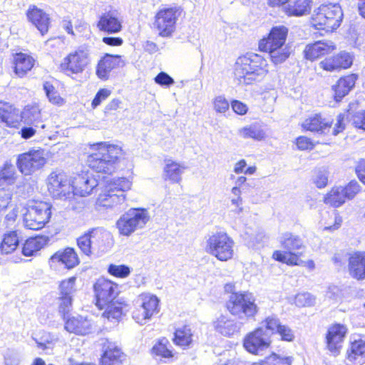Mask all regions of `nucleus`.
Instances as JSON below:
<instances>
[{"label": "nucleus", "instance_id": "obj_1", "mask_svg": "<svg viewBox=\"0 0 365 365\" xmlns=\"http://www.w3.org/2000/svg\"><path fill=\"white\" fill-rule=\"evenodd\" d=\"M268 73V63L262 56L250 53L237 59L235 76L239 83L250 85L261 81Z\"/></svg>", "mask_w": 365, "mask_h": 365}, {"label": "nucleus", "instance_id": "obj_2", "mask_svg": "<svg viewBox=\"0 0 365 365\" xmlns=\"http://www.w3.org/2000/svg\"><path fill=\"white\" fill-rule=\"evenodd\" d=\"M92 149L95 153L88 157V166L97 173L108 175L113 173L123 155L122 148L118 145L101 142L93 145Z\"/></svg>", "mask_w": 365, "mask_h": 365}, {"label": "nucleus", "instance_id": "obj_3", "mask_svg": "<svg viewBox=\"0 0 365 365\" xmlns=\"http://www.w3.org/2000/svg\"><path fill=\"white\" fill-rule=\"evenodd\" d=\"M288 29L284 26H273L267 36L259 41V48L269 53L272 62L275 64L284 63L290 56V48L285 44Z\"/></svg>", "mask_w": 365, "mask_h": 365}, {"label": "nucleus", "instance_id": "obj_4", "mask_svg": "<svg viewBox=\"0 0 365 365\" xmlns=\"http://www.w3.org/2000/svg\"><path fill=\"white\" fill-rule=\"evenodd\" d=\"M77 244L86 255L101 256L108 252L114 244L112 234L103 227L90 229L77 240Z\"/></svg>", "mask_w": 365, "mask_h": 365}, {"label": "nucleus", "instance_id": "obj_5", "mask_svg": "<svg viewBox=\"0 0 365 365\" xmlns=\"http://www.w3.org/2000/svg\"><path fill=\"white\" fill-rule=\"evenodd\" d=\"M48 190L55 199L68 202V207L79 210L83 203L78 200L72 192V186L68 176L62 172H52L48 178Z\"/></svg>", "mask_w": 365, "mask_h": 365}, {"label": "nucleus", "instance_id": "obj_6", "mask_svg": "<svg viewBox=\"0 0 365 365\" xmlns=\"http://www.w3.org/2000/svg\"><path fill=\"white\" fill-rule=\"evenodd\" d=\"M131 182L126 178L114 180L108 184L99 194L96 205L106 209H117L125 203V192L130 190Z\"/></svg>", "mask_w": 365, "mask_h": 365}, {"label": "nucleus", "instance_id": "obj_7", "mask_svg": "<svg viewBox=\"0 0 365 365\" xmlns=\"http://www.w3.org/2000/svg\"><path fill=\"white\" fill-rule=\"evenodd\" d=\"M343 12L338 4H322L314 10L312 17V25L319 30L331 32L341 24Z\"/></svg>", "mask_w": 365, "mask_h": 365}, {"label": "nucleus", "instance_id": "obj_8", "mask_svg": "<svg viewBox=\"0 0 365 365\" xmlns=\"http://www.w3.org/2000/svg\"><path fill=\"white\" fill-rule=\"evenodd\" d=\"M283 251L277 250L273 253V258L277 261L290 265H298L304 245L302 240L297 235L286 232L279 239Z\"/></svg>", "mask_w": 365, "mask_h": 365}, {"label": "nucleus", "instance_id": "obj_9", "mask_svg": "<svg viewBox=\"0 0 365 365\" xmlns=\"http://www.w3.org/2000/svg\"><path fill=\"white\" fill-rule=\"evenodd\" d=\"M150 220L149 212L144 208H130L116 222L120 235L129 237L136 230L145 227Z\"/></svg>", "mask_w": 365, "mask_h": 365}, {"label": "nucleus", "instance_id": "obj_10", "mask_svg": "<svg viewBox=\"0 0 365 365\" xmlns=\"http://www.w3.org/2000/svg\"><path fill=\"white\" fill-rule=\"evenodd\" d=\"M227 310L240 319L253 317L257 313V305L251 293L239 292L230 295L226 303Z\"/></svg>", "mask_w": 365, "mask_h": 365}, {"label": "nucleus", "instance_id": "obj_11", "mask_svg": "<svg viewBox=\"0 0 365 365\" xmlns=\"http://www.w3.org/2000/svg\"><path fill=\"white\" fill-rule=\"evenodd\" d=\"M51 204L42 201L29 205L24 215L25 227L33 230L43 228L51 218Z\"/></svg>", "mask_w": 365, "mask_h": 365}, {"label": "nucleus", "instance_id": "obj_12", "mask_svg": "<svg viewBox=\"0 0 365 365\" xmlns=\"http://www.w3.org/2000/svg\"><path fill=\"white\" fill-rule=\"evenodd\" d=\"M234 242L225 232H217L209 237L206 242L207 252L220 261H227L233 256Z\"/></svg>", "mask_w": 365, "mask_h": 365}, {"label": "nucleus", "instance_id": "obj_13", "mask_svg": "<svg viewBox=\"0 0 365 365\" xmlns=\"http://www.w3.org/2000/svg\"><path fill=\"white\" fill-rule=\"evenodd\" d=\"M90 55L87 47L80 46L63 59L60 64L61 71L68 76L82 73L90 63Z\"/></svg>", "mask_w": 365, "mask_h": 365}, {"label": "nucleus", "instance_id": "obj_14", "mask_svg": "<svg viewBox=\"0 0 365 365\" xmlns=\"http://www.w3.org/2000/svg\"><path fill=\"white\" fill-rule=\"evenodd\" d=\"M181 13L182 9L180 6L163 8L157 12L153 25L159 31L160 36H171L175 30L176 22Z\"/></svg>", "mask_w": 365, "mask_h": 365}, {"label": "nucleus", "instance_id": "obj_15", "mask_svg": "<svg viewBox=\"0 0 365 365\" xmlns=\"http://www.w3.org/2000/svg\"><path fill=\"white\" fill-rule=\"evenodd\" d=\"M135 309L133 312V318L140 324L146 323L154 314L159 312V299L155 295L142 294L135 302Z\"/></svg>", "mask_w": 365, "mask_h": 365}, {"label": "nucleus", "instance_id": "obj_16", "mask_svg": "<svg viewBox=\"0 0 365 365\" xmlns=\"http://www.w3.org/2000/svg\"><path fill=\"white\" fill-rule=\"evenodd\" d=\"M270 333L264 327H259L246 335L243 346L249 353L262 356L270 347Z\"/></svg>", "mask_w": 365, "mask_h": 365}, {"label": "nucleus", "instance_id": "obj_17", "mask_svg": "<svg viewBox=\"0 0 365 365\" xmlns=\"http://www.w3.org/2000/svg\"><path fill=\"white\" fill-rule=\"evenodd\" d=\"M46 163L43 150H31L18 155L16 166L25 175H29L42 168Z\"/></svg>", "mask_w": 365, "mask_h": 365}, {"label": "nucleus", "instance_id": "obj_18", "mask_svg": "<svg viewBox=\"0 0 365 365\" xmlns=\"http://www.w3.org/2000/svg\"><path fill=\"white\" fill-rule=\"evenodd\" d=\"M96 305L103 309L108 303L113 302L118 293V284L105 278L98 279L94 284Z\"/></svg>", "mask_w": 365, "mask_h": 365}, {"label": "nucleus", "instance_id": "obj_19", "mask_svg": "<svg viewBox=\"0 0 365 365\" xmlns=\"http://www.w3.org/2000/svg\"><path fill=\"white\" fill-rule=\"evenodd\" d=\"M98 185V180L91 174L82 173L73 178L71 182L72 192L78 200L84 204L81 197L89 195Z\"/></svg>", "mask_w": 365, "mask_h": 365}, {"label": "nucleus", "instance_id": "obj_20", "mask_svg": "<svg viewBox=\"0 0 365 365\" xmlns=\"http://www.w3.org/2000/svg\"><path fill=\"white\" fill-rule=\"evenodd\" d=\"M101 345V365H119L125 360V354L115 343L105 339L102 340Z\"/></svg>", "mask_w": 365, "mask_h": 365}, {"label": "nucleus", "instance_id": "obj_21", "mask_svg": "<svg viewBox=\"0 0 365 365\" xmlns=\"http://www.w3.org/2000/svg\"><path fill=\"white\" fill-rule=\"evenodd\" d=\"M346 331V327L341 324H334L329 328L327 334V344L328 349L334 355L339 354Z\"/></svg>", "mask_w": 365, "mask_h": 365}, {"label": "nucleus", "instance_id": "obj_22", "mask_svg": "<svg viewBox=\"0 0 365 365\" xmlns=\"http://www.w3.org/2000/svg\"><path fill=\"white\" fill-rule=\"evenodd\" d=\"M353 62L351 56L345 51L330 58H327L319 63V66L327 71H336L349 68Z\"/></svg>", "mask_w": 365, "mask_h": 365}, {"label": "nucleus", "instance_id": "obj_23", "mask_svg": "<svg viewBox=\"0 0 365 365\" xmlns=\"http://www.w3.org/2000/svg\"><path fill=\"white\" fill-rule=\"evenodd\" d=\"M26 16L29 21L34 25L42 35L46 34L50 25L48 14L36 6H31Z\"/></svg>", "mask_w": 365, "mask_h": 365}, {"label": "nucleus", "instance_id": "obj_24", "mask_svg": "<svg viewBox=\"0 0 365 365\" xmlns=\"http://www.w3.org/2000/svg\"><path fill=\"white\" fill-rule=\"evenodd\" d=\"M335 49V46L330 41H318L307 45L304 53L305 58L314 61L322 56L330 53Z\"/></svg>", "mask_w": 365, "mask_h": 365}, {"label": "nucleus", "instance_id": "obj_25", "mask_svg": "<svg viewBox=\"0 0 365 365\" xmlns=\"http://www.w3.org/2000/svg\"><path fill=\"white\" fill-rule=\"evenodd\" d=\"M349 272L357 280L365 279V252H355L349 258Z\"/></svg>", "mask_w": 365, "mask_h": 365}, {"label": "nucleus", "instance_id": "obj_26", "mask_svg": "<svg viewBox=\"0 0 365 365\" xmlns=\"http://www.w3.org/2000/svg\"><path fill=\"white\" fill-rule=\"evenodd\" d=\"M123 65V62L121 61L120 56L106 53L98 63L96 75L101 79L106 80L114 68Z\"/></svg>", "mask_w": 365, "mask_h": 365}, {"label": "nucleus", "instance_id": "obj_27", "mask_svg": "<svg viewBox=\"0 0 365 365\" xmlns=\"http://www.w3.org/2000/svg\"><path fill=\"white\" fill-rule=\"evenodd\" d=\"M49 262L52 266L54 263H61L68 269L76 267L79 263L78 255L73 248L67 247L63 250H58L53 255Z\"/></svg>", "mask_w": 365, "mask_h": 365}, {"label": "nucleus", "instance_id": "obj_28", "mask_svg": "<svg viewBox=\"0 0 365 365\" xmlns=\"http://www.w3.org/2000/svg\"><path fill=\"white\" fill-rule=\"evenodd\" d=\"M65 329L71 333L86 335L91 332L92 323L86 317L82 316L73 317L66 319Z\"/></svg>", "mask_w": 365, "mask_h": 365}, {"label": "nucleus", "instance_id": "obj_29", "mask_svg": "<svg viewBox=\"0 0 365 365\" xmlns=\"http://www.w3.org/2000/svg\"><path fill=\"white\" fill-rule=\"evenodd\" d=\"M242 324V322H235V320L224 315H221L213 323L215 329L225 336H230L238 332Z\"/></svg>", "mask_w": 365, "mask_h": 365}, {"label": "nucleus", "instance_id": "obj_30", "mask_svg": "<svg viewBox=\"0 0 365 365\" xmlns=\"http://www.w3.org/2000/svg\"><path fill=\"white\" fill-rule=\"evenodd\" d=\"M331 124L329 120L323 118L320 115L316 114L306 119L302 123V127L312 132L324 134L329 131Z\"/></svg>", "mask_w": 365, "mask_h": 365}, {"label": "nucleus", "instance_id": "obj_31", "mask_svg": "<svg viewBox=\"0 0 365 365\" xmlns=\"http://www.w3.org/2000/svg\"><path fill=\"white\" fill-rule=\"evenodd\" d=\"M185 167L172 159L165 160L163 178L174 183H179Z\"/></svg>", "mask_w": 365, "mask_h": 365}, {"label": "nucleus", "instance_id": "obj_32", "mask_svg": "<svg viewBox=\"0 0 365 365\" xmlns=\"http://www.w3.org/2000/svg\"><path fill=\"white\" fill-rule=\"evenodd\" d=\"M357 76L355 74L349 75L341 78L332 88L334 91V99L340 101L354 86Z\"/></svg>", "mask_w": 365, "mask_h": 365}, {"label": "nucleus", "instance_id": "obj_33", "mask_svg": "<svg viewBox=\"0 0 365 365\" xmlns=\"http://www.w3.org/2000/svg\"><path fill=\"white\" fill-rule=\"evenodd\" d=\"M35 60L29 55L16 53L14 58V72L20 78L24 77L34 66Z\"/></svg>", "mask_w": 365, "mask_h": 365}, {"label": "nucleus", "instance_id": "obj_34", "mask_svg": "<svg viewBox=\"0 0 365 365\" xmlns=\"http://www.w3.org/2000/svg\"><path fill=\"white\" fill-rule=\"evenodd\" d=\"M21 118L24 123L33 125L35 128L43 129L45 124L43 123L41 110L38 106H27L24 110L21 113Z\"/></svg>", "mask_w": 365, "mask_h": 365}, {"label": "nucleus", "instance_id": "obj_35", "mask_svg": "<svg viewBox=\"0 0 365 365\" xmlns=\"http://www.w3.org/2000/svg\"><path fill=\"white\" fill-rule=\"evenodd\" d=\"M311 3L312 0H288L283 5L289 15L299 16L310 11Z\"/></svg>", "mask_w": 365, "mask_h": 365}, {"label": "nucleus", "instance_id": "obj_36", "mask_svg": "<svg viewBox=\"0 0 365 365\" xmlns=\"http://www.w3.org/2000/svg\"><path fill=\"white\" fill-rule=\"evenodd\" d=\"M48 242V238L44 236H36L26 240L22 247V254L24 256H34L41 250Z\"/></svg>", "mask_w": 365, "mask_h": 365}, {"label": "nucleus", "instance_id": "obj_37", "mask_svg": "<svg viewBox=\"0 0 365 365\" xmlns=\"http://www.w3.org/2000/svg\"><path fill=\"white\" fill-rule=\"evenodd\" d=\"M98 27L101 31L108 33H117L121 29V24L113 14H104L100 18Z\"/></svg>", "mask_w": 365, "mask_h": 365}, {"label": "nucleus", "instance_id": "obj_38", "mask_svg": "<svg viewBox=\"0 0 365 365\" xmlns=\"http://www.w3.org/2000/svg\"><path fill=\"white\" fill-rule=\"evenodd\" d=\"M348 359L356 365L365 363V339L356 340L351 344V351L348 353Z\"/></svg>", "mask_w": 365, "mask_h": 365}, {"label": "nucleus", "instance_id": "obj_39", "mask_svg": "<svg viewBox=\"0 0 365 365\" xmlns=\"http://www.w3.org/2000/svg\"><path fill=\"white\" fill-rule=\"evenodd\" d=\"M9 108H4L0 115V121L8 127H16L21 120V112L12 105L7 103Z\"/></svg>", "mask_w": 365, "mask_h": 365}, {"label": "nucleus", "instance_id": "obj_40", "mask_svg": "<svg viewBox=\"0 0 365 365\" xmlns=\"http://www.w3.org/2000/svg\"><path fill=\"white\" fill-rule=\"evenodd\" d=\"M19 244V237L16 231H9L3 235L0 244V251L2 254L8 255L13 252Z\"/></svg>", "mask_w": 365, "mask_h": 365}, {"label": "nucleus", "instance_id": "obj_41", "mask_svg": "<svg viewBox=\"0 0 365 365\" xmlns=\"http://www.w3.org/2000/svg\"><path fill=\"white\" fill-rule=\"evenodd\" d=\"M192 335L190 327L187 325H184L175 330L173 341L175 344L185 349L191 344Z\"/></svg>", "mask_w": 365, "mask_h": 365}, {"label": "nucleus", "instance_id": "obj_42", "mask_svg": "<svg viewBox=\"0 0 365 365\" xmlns=\"http://www.w3.org/2000/svg\"><path fill=\"white\" fill-rule=\"evenodd\" d=\"M346 200L344 189L341 186L334 187L324 198L326 204H329L335 207H340Z\"/></svg>", "mask_w": 365, "mask_h": 365}, {"label": "nucleus", "instance_id": "obj_43", "mask_svg": "<svg viewBox=\"0 0 365 365\" xmlns=\"http://www.w3.org/2000/svg\"><path fill=\"white\" fill-rule=\"evenodd\" d=\"M16 179V169L11 163L6 162L0 170V186L12 185Z\"/></svg>", "mask_w": 365, "mask_h": 365}, {"label": "nucleus", "instance_id": "obj_44", "mask_svg": "<svg viewBox=\"0 0 365 365\" xmlns=\"http://www.w3.org/2000/svg\"><path fill=\"white\" fill-rule=\"evenodd\" d=\"M238 134L244 138H252L257 140H262L264 132L258 124H251L239 130Z\"/></svg>", "mask_w": 365, "mask_h": 365}, {"label": "nucleus", "instance_id": "obj_45", "mask_svg": "<svg viewBox=\"0 0 365 365\" xmlns=\"http://www.w3.org/2000/svg\"><path fill=\"white\" fill-rule=\"evenodd\" d=\"M292 362V357H282L278 354L272 353L263 360L255 362L251 365H291Z\"/></svg>", "mask_w": 365, "mask_h": 365}, {"label": "nucleus", "instance_id": "obj_46", "mask_svg": "<svg viewBox=\"0 0 365 365\" xmlns=\"http://www.w3.org/2000/svg\"><path fill=\"white\" fill-rule=\"evenodd\" d=\"M168 341L163 338L158 341L152 348V353L155 356L163 358H170L173 356L172 351L167 347Z\"/></svg>", "mask_w": 365, "mask_h": 365}, {"label": "nucleus", "instance_id": "obj_47", "mask_svg": "<svg viewBox=\"0 0 365 365\" xmlns=\"http://www.w3.org/2000/svg\"><path fill=\"white\" fill-rule=\"evenodd\" d=\"M76 277H75L63 280L59 285V295L73 298V294L76 292Z\"/></svg>", "mask_w": 365, "mask_h": 365}, {"label": "nucleus", "instance_id": "obj_48", "mask_svg": "<svg viewBox=\"0 0 365 365\" xmlns=\"http://www.w3.org/2000/svg\"><path fill=\"white\" fill-rule=\"evenodd\" d=\"M103 316L108 319H119L123 314V309L119 304L115 302L108 303L104 307Z\"/></svg>", "mask_w": 365, "mask_h": 365}, {"label": "nucleus", "instance_id": "obj_49", "mask_svg": "<svg viewBox=\"0 0 365 365\" xmlns=\"http://www.w3.org/2000/svg\"><path fill=\"white\" fill-rule=\"evenodd\" d=\"M43 90L51 103L55 105H61L63 103V98L58 95L54 86L51 83L45 82L43 83Z\"/></svg>", "mask_w": 365, "mask_h": 365}, {"label": "nucleus", "instance_id": "obj_50", "mask_svg": "<svg viewBox=\"0 0 365 365\" xmlns=\"http://www.w3.org/2000/svg\"><path fill=\"white\" fill-rule=\"evenodd\" d=\"M39 349L43 351L51 350L54 339L48 333L43 332L39 338L33 337Z\"/></svg>", "mask_w": 365, "mask_h": 365}, {"label": "nucleus", "instance_id": "obj_51", "mask_svg": "<svg viewBox=\"0 0 365 365\" xmlns=\"http://www.w3.org/2000/svg\"><path fill=\"white\" fill-rule=\"evenodd\" d=\"M108 272L113 276L124 278L130 274V269L125 264L116 265L111 264L108 268Z\"/></svg>", "mask_w": 365, "mask_h": 365}, {"label": "nucleus", "instance_id": "obj_52", "mask_svg": "<svg viewBox=\"0 0 365 365\" xmlns=\"http://www.w3.org/2000/svg\"><path fill=\"white\" fill-rule=\"evenodd\" d=\"M73 298L70 297L60 296L58 297V311L63 317L66 319V315L69 314L72 308Z\"/></svg>", "mask_w": 365, "mask_h": 365}, {"label": "nucleus", "instance_id": "obj_53", "mask_svg": "<svg viewBox=\"0 0 365 365\" xmlns=\"http://www.w3.org/2000/svg\"><path fill=\"white\" fill-rule=\"evenodd\" d=\"M265 330L269 332H271V334H277L278 332V329L282 325L280 322L279 319H278L276 316H269L267 317L264 321Z\"/></svg>", "mask_w": 365, "mask_h": 365}, {"label": "nucleus", "instance_id": "obj_54", "mask_svg": "<svg viewBox=\"0 0 365 365\" xmlns=\"http://www.w3.org/2000/svg\"><path fill=\"white\" fill-rule=\"evenodd\" d=\"M314 302L315 298L308 292L299 293L295 297L294 303L298 307H309Z\"/></svg>", "mask_w": 365, "mask_h": 365}, {"label": "nucleus", "instance_id": "obj_55", "mask_svg": "<svg viewBox=\"0 0 365 365\" xmlns=\"http://www.w3.org/2000/svg\"><path fill=\"white\" fill-rule=\"evenodd\" d=\"M328 173L325 169H319L316 170L314 177V182L319 188H323L327 185Z\"/></svg>", "mask_w": 365, "mask_h": 365}, {"label": "nucleus", "instance_id": "obj_56", "mask_svg": "<svg viewBox=\"0 0 365 365\" xmlns=\"http://www.w3.org/2000/svg\"><path fill=\"white\" fill-rule=\"evenodd\" d=\"M155 82L163 87L169 88L175 83L174 79L165 72H160L154 78Z\"/></svg>", "mask_w": 365, "mask_h": 365}, {"label": "nucleus", "instance_id": "obj_57", "mask_svg": "<svg viewBox=\"0 0 365 365\" xmlns=\"http://www.w3.org/2000/svg\"><path fill=\"white\" fill-rule=\"evenodd\" d=\"M346 200H351L359 192L360 185L356 181H351L346 187H343Z\"/></svg>", "mask_w": 365, "mask_h": 365}, {"label": "nucleus", "instance_id": "obj_58", "mask_svg": "<svg viewBox=\"0 0 365 365\" xmlns=\"http://www.w3.org/2000/svg\"><path fill=\"white\" fill-rule=\"evenodd\" d=\"M213 103L215 111L221 113H225L230 106L228 101L222 96H217Z\"/></svg>", "mask_w": 365, "mask_h": 365}, {"label": "nucleus", "instance_id": "obj_59", "mask_svg": "<svg viewBox=\"0 0 365 365\" xmlns=\"http://www.w3.org/2000/svg\"><path fill=\"white\" fill-rule=\"evenodd\" d=\"M281 336V339L287 341H292L294 339L293 330L287 325L282 324L277 333Z\"/></svg>", "mask_w": 365, "mask_h": 365}, {"label": "nucleus", "instance_id": "obj_60", "mask_svg": "<svg viewBox=\"0 0 365 365\" xmlns=\"http://www.w3.org/2000/svg\"><path fill=\"white\" fill-rule=\"evenodd\" d=\"M110 95V91L106 88L100 89L92 101V107L96 108L102 101H105Z\"/></svg>", "mask_w": 365, "mask_h": 365}, {"label": "nucleus", "instance_id": "obj_61", "mask_svg": "<svg viewBox=\"0 0 365 365\" xmlns=\"http://www.w3.org/2000/svg\"><path fill=\"white\" fill-rule=\"evenodd\" d=\"M352 121L356 128L365 130V110L356 113L353 115Z\"/></svg>", "mask_w": 365, "mask_h": 365}, {"label": "nucleus", "instance_id": "obj_62", "mask_svg": "<svg viewBox=\"0 0 365 365\" xmlns=\"http://www.w3.org/2000/svg\"><path fill=\"white\" fill-rule=\"evenodd\" d=\"M11 199V193L9 190L4 188L0 189V210L8 207Z\"/></svg>", "mask_w": 365, "mask_h": 365}, {"label": "nucleus", "instance_id": "obj_63", "mask_svg": "<svg viewBox=\"0 0 365 365\" xmlns=\"http://www.w3.org/2000/svg\"><path fill=\"white\" fill-rule=\"evenodd\" d=\"M297 145L299 150H312L314 148V144L312 140L304 136H300L297 138Z\"/></svg>", "mask_w": 365, "mask_h": 365}, {"label": "nucleus", "instance_id": "obj_64", "mask_svg": "<svg viewBox=\"0 0 365 365\" xmlns=\"http://www.w3.org/2000/svg\"><path fill=\"white\" fill-rule=\"evenodd\" d=\"M231 106L235 113L238 115H245L248 110L247 106L237 100H234L231 102Z\"/></svg>", "mask_w": 365, "mask_h": 365}]
</instances>
